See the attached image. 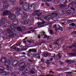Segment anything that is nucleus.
<instances>
[{"label":"nucleus","instance_id":"obj_1","mask_svg":"<svg viewBox=\"0 0 76 76\" xmlns=\"http://www.w3.org/2000/svg\"><path fill=\"white\" fill-rule=\"evenodd\" d=\"M23 8L26 11H28L30 10L31 9H35V5L34 4H31L30 5L29 4L27 3H25L23 6Z\"/></svg>","mask_w":76,"mask_h":76},{"label":"nucleus","instance_id":"obj_64","mask_svg":"<svg viewBox=\"0 0 76 76\" xmlns=\"http://www.w3.org/2000/svg\"><path fill=\"white\" fill-rule=\"evenodd\" d=\"M28 42H29V43H31V41H29Z\"/></svg>","mask_w":76,"mask_h":76},{"label":"nucleus","instance_id":"obj_13","mask_svg":"<svg viewBox=\"0 0 76 76\" xmlns=\"http://www.w3.org/2000/svg\"><path fill=\"white\" fill-rule=\"evenodd\" d=\"M6 60V58H3L1 60V63H4V62Z\"/></svg>","mask_w":76,"mask_h":76},{"label":"nucleus","instance_id":"obj_47","mask_svg":"<svg viewBox=\"0 0 76 76\" xmlns=\"http://www.w3.org/2000/svg\"><path fill=\"white\" fill-rule=\"evenodd\" d=\"M36 14H37V13H35V12L34 13H33V16H35L36 15Z\"/></svg>","mask_w":76,"mask_h":76},{"label":"nucleus","instance_id":"obj_45","mask_svg":"<svg viewBox=\"0 0 76 76\" xmlns=\"http://www.w3.org/2000/svg\"><path fill=\"white\" fill-rule=\"evenodd\" d=\"M54 28H56L57 27V25H54L53 26Z\"/></svg>","mask_w":76,"mask_h":76},{"label":"nucleus","instance_id":"obj_39","mask_svg":"<svg viewBox=\"0 0 76 76\" xmlns=\"http://www.w3.org/2000/svg\"><path fill=\"white\" fill-rule=\"evenodd\" d=\"M20 45V43H19V44L18 43L16 44V46H19Z\"/></svg>","mask_w":76,"mask_h":76},{"label":"nucleus","instance_id":"obj_35","mask_svg":"<svg viewBox=\"0 0 76 76\" xmlns=\"http://www.w3.org/2000/svg\"><path fill=\"white\" fill-rule=\"evenodd\" d=\"M28 51L30 52V53H31V52H32V49H30L28 50Z\"/></svg>","mask_w":76,"mask_h":76},{"label":"nucleus","instance_id":"obj_33","mask_svg":"<svg viewBox=\"0 0 76 76\" xmlns=\"http://www.w3.org/2000/svg\"><path fill=\"white\" fill-rule=\"evenodd\" d=\"M70 25L71 26H75V23H72L70 24Z\"/></svg>","mask_w":76,"mask_h":76},{"label":"nucleus","instance_id":"obj_31","mask_svg":"<svg viewBox=\"0 0 76 76\" xmlns=\"http://www.w3.org/2000/svg\"><path fill=\"white\" fill-rule=\"evenodd\" d=\"M23 50L24 51H26V50H27V48H26L25 46L23 47Z\"/></svg>","mask_w":76,"mask_h":76},{"label":"nucleus","instance_id":"obj_30","mask_svg":"<svg viewBox=\"0 0 76 76\" xmlns=\"http://www.w3.org/2000/svg\"><path fill=\"white\" fill-rule=\"evenodd\" d=\"M58 30H59L58 28L57 27L55 28V31H56V32H57Z\"/></svg>","mask_w":76,"mask_h":76},{"label":"nucleus","instance_id":"obj_22","mask_svg":"<svg viewBox=\"0 0 76 76\" xmlns=\"http://www.w3.org/2000/svg\"><path fill=\"white\" fill-rule=\"evenodd\" d=\"M35 56H36L37 58H40V56H39V54H36L34 55Z\"/></svg>","mask_w":76,"mask_h":76},{"label":"nucleus","instance_id":"obj_23","mask_svg":"<svg viewBox=\"0 0 76 76\" xmlns=\"http://www.w3.org/2000/svg\"><path fill=\"white\" fill-rule=\"evenodd\" d=\"M17 29L18 31H22V28H21L19 27H18L17 28Z\"/></svg>","mask_w":76,"mask_h":76},{"label":"nucleus","instance_id":"obj_29","mask_svg":"<svg viewBox=\"0 0 76 76\" xmlns=\"http://www.w3.org/2000/svg\"><path fill=\"white\" fill-rule=\"evenodd\" d=\"M3 26L4 27H6L7 26V23H3Z\"/></svg>","mask_w":76,"mask_h":76},{"label":"nucleus","instance_id":"obj_55","mask_svg":"<svg viewBox=\"0 0 76 76\" xmlns=\"http://www.w3.org/2000/svg\"><path fill=\"white\" fill-rule=\"evenodd\" d=\"M18 43L19 44H20V45H21V44H22V42H19Z\"/></svg>","mask_w":76,"mask_h":76},{"label":"nucleus","instance_id":"obj_5","mask_svg":"<svg viewBox=\"0 0 76 76\" xmlns=\"http://www.w3.org/2000/svg\"><path fill=\"white\" fill-rule=\"evenodd\" d=\"M15 10L18 11L17 12L15 13V16H18V15H20V12L19 11H20V7H19L18 8L16 7V8H15V7L12 9V12H15Z\"/></svg>","mask_w":76,"mask_h":76},{"label":"nucleus","instance_id":"obj_15","mask_svg":"<svg viewBox=\"0 0 76 76\" xmlns=\"http://www.w3.org/2000/svg\"><path fill=\"white\" fill-rule=\"evenodd\" d=\"M22 18H25V19H26L28 18L27 14H25L24 15V17H23Z\"/></svg>","mask_w":76,"mask_h":76},{"label":"nucleus","instance_id":"obj_26","mask_svg":"<svg viewBox=\"0 0 76 76\" xmlns=\"http://www.w3.org/2000/svg\"><path fill=\"white\" fill-rule=\"evenodd\" d=\"M10 75V73L9 72H5V76H9Z\"/></svg>","mask_w":76,"mask_h":76},{"label":"nucleus","instance_id":"obj_20","mask_svg":"<svg viewBox=\"0 0 76 76\" xmlns=\"http://www.w3.org/2000/svg\"><path fill=\"white\" fill-rule=\"evenodd\" d=\"M36 53L37 52V49H32V53Z\"/></svg>","mask_w":76,"mask_h":76},{"label":"nucleus","instance_id":"obj_37","mask_svg":"<svg viewBox=\"0 0 76 76\" xmlns=\"http://www.w3.org/2000/svg\"><path fill=\"white\" fill-rule=\"evenodd\" d=\"M50 34H53V30H51L50 31Z\"/></svg>","mask_w":76,"mask_h":76},{"label":"nucleus","instance_id":"obj_58","mask_svg":"<svg viewBox=\"0 0 76 76\" xmlns=\"http://www.w3.org/2000/svg\"><path fill=\"white\" fill-rule=\"evenodd\" d=\"M51 9L52 10H54V8L53 7H52Z\"/></svg>","mask_w":76,"mask_h":76},{"label":"nucleus","instance_id":"obj_62","mask_svg":"<svg viewBox=\"0 0 76 76\" xmlns=\"http://www.w3.org/2000/svg\"><path fill=\"white\" fill-rule=\"evenodd\" d=\"M60 40V39H58L56 40V41H59Z\"/></svg>","mask_w":76,"mask_h":76},{"label":"nucleus","instance_id":"obj_53","mask_svg":"<svg viewBox=\"0 0 76 76\" xmlns=\"http://www.w3.org/2000/svg\"><path fill=\"white\" fill-rule=\"evenodd\" d=\"M16 48H16V47H15L14 48V50H16Z\"/></svg>","mask_w":76,"mask_h":76},{"label":"nucleus","instance_id":"obj_46","mask_svg":"<svg viewBox=\"0 0 76 76\" xmlns=\"http://www.w3.org/2000/svg\"><path fill=\"white\" fill-rule=\"evenodd\" d=\"M37 38L39 39L41 38V36H40L39 35Z\"/></svg>","mask_w":76,"mask_h":76},{"label":"nucleus","instance_id":"obj_50","mask_svg":"<svg viewBox=\"0 0 76 76\" xmlns=\"http://www.w3.org/2000/svg\"><path fill=\"white\" fill-rule=\"evenodd\" d=\"M50 73H52V74H53V73H54V72H52V71H50Z\"/></svg>","mask_w":76,"mask_h":76},{"label":"nucleus","instance_id":"obj_42","mask_svg":"<svg viewBox=\"0 0 76 76\" xmlns=\"http://www.w3.org/2000/svg\"><path fill=\"white\" fill-rule=\"evenodd\" d=\"M62 27H60L59 28H58L59 30H62Z\"/></svg>","mask_w":76,"mask_h":76},{"label":"nucleus","instance_id":"obj_60","mask_svg":"<svg viewBox=\"0 0 76 76\" xmlns=\"http://www.w3.org/2000/svg\"><path fill=\"white\" fill-rule=\"evenodd\" d=\"M47 6H48V7H50V5H49V4H48L47 5Z\"/></svg>","mask_w":76,"mask_h":76},{"label":"nucleus","instance_id":"obj_6","mask_svg":"<svg viewBox=\"0 0 76 76\" xmlns=\"http://www.w3.org/2000/svg\"><path fill=\"white\" fill-rule=\"evenodd\" d=\"M4 68H3V67L2 66L0 67V73H1V75L2 76H4L6 75V72L3 71V70H4Z\"/></svg>","mask_w":76,"mask_h":76},{"label":"nucleus","instance_id":"obj_14","mask_svg":"<svg viewBox=\"0 0 76 76\" xmlns=\"http://www.w3.org/2000/svg\"><path fill=\"white\" fill-rule=\"evenodd\" d=\"M7 70H10V71H12V67L11 66H9L7 67L6 68Z\"/></svg>","mask_w":76,"mask_h":76},{"label":"nucleus","instance_id":"obj_59","mask_svg":"<svg viewBox=\"0 0 76 76\" xmlns=\"http://www.w3.org/2000/svg\"><path fill=\"white\" fill-rule=\"evenodd\" d=\"M69 22H70L71 23L72 22V20H69Z\"/></svg>","mask_w":76,"mask_h":76},{"label":"nucleus","instance_id":"obj_51","mask_svg":"<svg viewBox=\"0 0 76 76\" xmlns=\"http://www.w3.org/2000/svg\"><path fill=\"white\" fill-rule=\"evenodd\" d=\"M25 64V63H23V62H21L20 63V65H21V64Z\"/></svg>","mask_w":76,"mask_h":76},{"label":"nucleus","instance_id":"obj_24","mask_svg":"<svg viewBox=\"0 0 76 76\" xmlns=\"http://www.w3.org/2000/svg\"><path fill=\"white\" fill-rule=\"evenodd\" d=\"M7 32H8V33H11V32H12L9 29H7Z\"/></svg>","mask_w":76,"mask_h":76},{"label":"nucleus","instance_id":"obj_40","mask_svg":"<svg viewBox=\"0 0 76 76\" xmlns=\"http://www.w3.org/2000/svg\"><path fill=\"white\" fill-rule=\"evenodd\" d=\"M1 33H3V30H2V29H0V34H1Z\"/></svg>","mask_w":76,"mask_h":76},{"label":"nucleus","instance_id":"obj_27","mask_svg":"<svg viewBox=\"0 0 76 76\" xmlns=\"http://www.w3.org/2000/svg\"><path fill=\"white\" fill-rule=\"evenodd\" d=\"M16 0H10V1L11 3H14L16 1Z\"/></svg>","mask_w":76,"mask_h":76},{"label":"nucleus","instance_id":"obj_18","mask_svg":"<svg viewBox=\"0 0 76 76\" xmlns=\"http://www.w3.org/2000/svg\"><path fill=\"white\" fill-rule=\"evenodd\" d=\"M72 13V11L70 10H68L67 11V14H68V15H70V14H71Z\"/></svg>","mask_w":76,"mask_h":76},{"label":"nucleus","instance_id":"obj_61","mask_svg":"<svg viewBox=\"0 0 76 76\" xmlns=\"http://www.w3.org/2000/svg\"><path fill=\"white\" fill-rule=\"evenodd\" d=\"M35 30L32 31V32H35Z\"/></svg>","mask_w":76,"mask_h":76},{"label":"nucleus","instance_id":"obj_43","mask_svg":"<svg viewBox=\"0 0 76 76\" xmlns=\"http://www.w3.org/2000/svg\"><path fill=\"white\" fill-rule=\"evenodd\" d=\"M73 52H75V51H76V48H75L73 49Z\"/></svg>","mask_w":76,"mask_h":76},{"label":"nucleus","instance_id":"obj_8","mask_svg":"<svg viewBox=\"0 0 76 76\" xmlns=\"http://www.w3.org/2000/svg\"><path fill=\"white\" fill-rule=\"evenodd\" d=\"M19 63V62L18 61L16 60H15L13 61L12 62V64L13 65H17L18 64V63Z\"/></svg>","mask_w":76,"mask_h":76},{"label":"nucleus","instance_id":"obj_16","mask_svg":"<svg viewBox=\"0 0 76 76\" xmlns=\"http://www.w3.org/2000/svg\"><path fill=\"white\" fill-rule=\"evenodd\" d=\"M59 6L60 7H61V8H62L63 7H66V5H63V4L60 5Z\"/></svg>","mask_w":76,"mask_h":76},{"label":"nucleus","instance_id":"obj_52","mask_svg":"<svg viewBox=\"0 0 76 76\" xmlns=\"http://www.w3.org/2000/svg\"><path fill=\"white\" fill-rule=\"evenodd\" d=\"M31 73H32V74H34V73H35V72L33 71L31 72Z\"/></svg>","mask_w":76,"mask_h":76},{"label":"nucleus","instance_id":"obj_7","mask_svg":"<svg viewBox=\"0 0 76 76\" xmlns=\"http://www.w3.org/2000/svg\"><path fill=\"white\" fill-rule=\"evenodd\" d=\"M10 61L9 60H7L4 63V64L6 66H9L10 65Z\"/></svg>","mask_w":76,"mask_h":76},{"label":"nucleus","instance_id":"obj_38","mask_svg":"<svg viewBox=\"0 0 76 76\" xmlns=\"http://www.w3.org/2000/svg\"><path fill=\"white\" fill-rule=\"evenodd\" d=\"M72 34H75V35H76V31H73L72 32Z\"/></svg>","mask_w":76,"mask_h":76},{"label":"nucleus","instance_id":"obj_57","mask_svg":"<svg viewBox=\"0 0 76 76\" xmlns=\"http://www.w3.org/2000/svg\"><path fill=\"white\" fill-rule=\"evenodd\" d=\"M44 26H41L39 27V28H41V27H44Z\"/></svg>","mask_w":76,"mask_h":76},{"label":"nucleus","instance_id":"obj_3","mask_svg":"<svg viewBox=\"0 0 76 76\" xmlns=\"http://www.w3.org/2000/svg\"><path fill=\"white\" fill-rule=\"evenodd\" d=\"M51 15L52 16H47L45 17L44 18V19L45 20H48V19H51L53 18V16H57L58 15V13L57 12H52L51 14Z\"/></svg>","mask_w":76,"mask_h":76},{"label":"nucleus","instance_id":"obj_56","mask_svg":"<svg viewBox=\"0 0 76 76\" xmlns=\"http://www.w3.org/2000/svg\"><path fill=\"white\" fill-rule=\"evenodd\" d=\"M42 32L43 33V35H44V34H45V32H44V31H42Z\"/></svg>","mask_w":76,"mask_h":76},{"label":"nucleus","instance_id":"obj_4","mask_svg":"<svg viewBox=\"0 0 76 76\" xmlns=\"http://www.w3.org/2000/svg\"><path fill=\"white\" fill-rule=\"evenodd\" d=\"M19 22V20L18 19H15L14 20L13 23L14 24H12L11 26L12 28V29H15V28H16V25H18V23Z\"/></svg>","mask_w":76,"mask_h":76},{"label":"nucleus","instance_id":"obj_63","mask_svg":"<svg viewBox=\"0 0 76 76\" xmlns=\"http://www.w3.org/2000/svg\"><path fill=\"white\" fill-rule=\"evenodd\" d=\"M14 75V74H12H12H11V76H13V75Z\"/></svg>","mask_w":76,"mask_h":76},{"label":"nucleus","instance_id":"obj_28","mask_svg":"<svg viewBox=\"0 0 76 76\" xmlns=\"http://www.w3.org/2000/svg\"><path fill=\"white\" fill-rule=\"evenodd\" d=\"M37 24L38 26L39 25H42V22H40V23H37Z\"/></svg>","mask_w":76,"mask_h":76},{"label":"nucleus","instance_id":"obj_12","mask_svg":"<svg viewBox=\"0 0 76 76\" xmlns=\"http://www.w3.org/2000/svg\"><path fill=\"white\" fill-rule=\"evenodd\" d=\"M42 55L45 57H47L48 56V54L47 53H42Z\"/></svg>","mask_w":76,"mask_h":76},{"label":"nucleus","instance_id":"obj_19","mask_svg":"<svg viewBox=\"0 0 76 76\" xmlns=\"http://www.w3.org/2000/svg\"><path fill=\"white\" fill-rule=\"evenodd\" d=\"M30 71V68L29 67H27V69H26V70L25 71V72L26 73H28V72H28V71Z\"/></svg>","mask_w":76,"mask_h":76},{"label":"nucleus","instance_id":"obj_34","mask_svg":"<svg viewBox=\"0 0 76 76\" xmlns=\"http://www.w3.org/2000/svg\"><path fill=\"white\" fill-rule=\"evenodd\" d=\"M23 42L24 44H26V41L25 40V39H24L23 41Z\"/></svg>","mask_w":76,"mask_h":76},{"label":"nucleus","instance_id":"obj_11","mask_svg":"<svg viewBox=\"0 0 76 76\" xmlns=\"http://www.w3.org/2000/svg\"><path fill=\"white\" fill-rule=\"evenodd\" d=\"M28 20L23 21V22L22 23L23 25H25L28 24Z\"/></svg>","mask_w":76,"mask_h":76},{"label":"nucleus","instance_id":"obj_54","mask_svg":"<svg viewBox=\"0 0 76 76\" xmlns=\"http://www.w3.org/2000/svg\"><path fill=\"white\" fill-rule=\"evenodd\" d=\"M53 58H50V61H53Z\"/></svg>","mask_w":76,"mask_h":76},{"label":"nucleus","instance_id":"obj_36","mask_svg":"<svg viewBox=\"0 0 76 76\" xmlns=\"http://www.w3.org/2000/svg\"><path fill=\"white\" fill-rule=\"evenodd\" d=\"M20 4H23V1H20Z\"/></svg>","mask_w":76,"mask_h":76},{"label":"nucleus","instance_id":"obj_49","mask_svg":"<svg viewBox=\"0 0 76 76\" xmlns=\"http://www.w3.org/2000/svg\"><path fill=\"white\" fill-rule=\"evenodd\" d=\"M56 56V55L55 54H54L53 56H52V57H53V58H55L56 57L55 56Z\"/></svg>","mask_w":76,"mask_h":76},{"label":"nucleus","instance_id":"obj_44","mask_svg":"<svg viewBox=\"0 0 76 76\" xmlns=\"http://www.w3.org/2000/svg\"><path fill=\"white\" fill-rule=\"evenodd\" d=\"M42 24H44L45 23V22L43 21H42Z\"/></svg>","mask_w":76,"mask_h":76},{"label":"nucleus","instance_id":"obj_48","mask_svg":"<svg viewBox=\"0 0 76 76\" xmlns=\"http://www.w3.org/2000/svg\"><path fill=\"white\" fill-rule=\"evenodd\" d=\"M22 54H23L24 55H26V53L25 52H22Z\"/></svg>","mask_w":76,"mask_h":76},{"label":"nucleus","instance_id":"obj_25","mask_svg":"<svg viewBox=\"0 0 76 76\" xmlns=\"http://www.w3.org/2000/svg\"><path fill=\"white\" fill-rule=\"evenodd\" d=\"M16 34H11V36H12V37L13 38V37H16Z\"/></svg>","mask_w":76,"mask_h":76},{"label":"nucleus","instance_id":"obj_10","mask_svg":"<svg viewBox=\"0 0 76 76\" xmlns=\"http://www.w3.org/2000/svg\"><path fill=\"white\" fill-rule=\"evenodd\" d=\"M26 66L25 65H24L23 66H21L20 68H19V70H20V71L22 70H23L25 68Z\"/></svg>","mask_w":76,"mask_h":76},{"label":"nucleus","instance_id":"obj_21","mask_svg":"<svg viewBox=\"0 0 76 76\" xmlns=\"http://www.w3.org/2000/svg\"><path fill=\"white\" fill-rule=\"evenodd\" d=\"M49 36H48L47 35H44V38H47L48 39V38H49Z\"/></svg>","mask_w":76,"mask_h":76},{"label":"nucleus","instance_id":"obj_9","mask_svg":"<svg viewBox=\"0 0 76 76\" xmlns=\"http://www.w3.org/2000/svg\"><path fill=\"white\" fill-rule=\"evenodd\" d=\"M8 6H9V4L6 3H4L3 5V7L5 9H7L8 7Z\"/></svg>","mask_w":76,"mask_h":76},{"label":"nucleus","instance_id":"obj_2","mask_svg":"<svg viewBox=\"0 0 76 76\" xmlns=\"http://www.w3.org/2000/svg\"><path fill=\"white\" fill-rule=\"evenodd\" d=\"M11 13V12H10L7 10H5L3 12V15L7 16L10 14L9 18V19H11L12 20L16 18V17L15 16V15Z\"/></svg>","mask_w":76,"mask_h":76},{"label":"nucleus","instance_id":"obj_32","mask_svg":"<svg viewBox=\"0 0 76 76\" xmlns=\"http://www.w3.org/2000/svg\"><path fill=\"white\" fill-rule=\"evenodd\" d=\"M39 10H36L35 11V13L36 14L38 13H39Z\"/></svg>","mask_w":76,"mask_h":76},{"label":"nucleus","instance_id":"obj_41","mask_svg":"<svg viewBox=\"0 0 76 76\" xmlns=\"http://www.w3.org/2000/svg\"><path fill=\"white\" fill-rule=\"evenodd\" d=\"M42 14L41 13H39V14H37V16H41V15Z\"/></svg>","mask_w":76,"mask_h":76},{"label":"nucleus","instance_id":"obj_17","mask_svg":"<svg viewBox=\"0 0 76 76\" xmlns=\"http://www.w3.org/2000/svg\"><path fill=\"white\" fill-rule=\"evenodd\" d=\"M1 22H2V23L4 22L5 21V18L4 17L2 18H1Z\"/></svg>","mask_w":76,"mask_h":76}]
</instances>
